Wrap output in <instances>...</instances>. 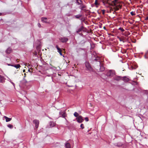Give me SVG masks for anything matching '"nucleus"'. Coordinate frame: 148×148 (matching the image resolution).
Segmentation results:
<instances>
[{
    "instance_id": "nucleus-42",
    "label": "nucleus",
    "mask_w": 148,
    "mask_h": 148,
    "mask_svg": "<svg viewBox=\"0 0 148 148\" xmlns=\"http://www.w3.org/2000/svg\"><path fill=\"white\" fill-rule=\"evenodd\" d=\"M148 19V17H147L145 19V20H147Z\"/></svg>"
},
{
    "instance_id": "nucleus-47",
    "label": "nucleus",
    "mask_w": 148,
    "mask_h": 148,
    "mask_svg": "<svg viewBox=\"0 0 148 148\" xmlns=\"http://www.w3.org/2000/svg\"><path fill=\"white\" fill-rule=\"evenodd\" d=\"M105 28H105V27H104V29H105Z\"/></svg>"
},
{
    "instance_id": "nucleus-36",
    "label": "nucleus",
    "mask_w": 148,
    "mask_h": 148,
    "mask_svg": "<svg viewBox=\"0 0 148 148\" xmlns=\"http://www.w3.org/2000/svg\"><path fill=\"white\" fill-rule=\"evenodd\" d=\"M38 26L39 27H41V25L39 23H38Z\"/></svg>"
},
{
    "instance_id": "nucleus-24",
    "label": "nucleus",
    "mask_w": 148,
    "mask_h": 148,
    "mask_svg": "<svg viewBox=\"0 0 148 148\" xmlns=\"http://www.w3.org/2000/svg\"><path fill=\"white\" fill-rule=\"evenodd\" d=\"M118 1V0H114L112 1V2L114 4V6H116V3Z\"/></svg>"
},
{
    "instance_id": "nucleus-5",
    "label": "nucleus",
    "mask_w": 148,
    "mask_h": 148,
    "mask_svg": "<svg viewBox=\"0 0 148 148\" xmlns=\"http://www.w3.org/2000/svg\"><path fill=\"white\" fill-rule=\"evenodd\" d=\"M33 123L35 124V127L36 129H37L38 127L39 124V120L36 119L34 120L33 121Z\"/></svg>"
},
{
    "instance_id": "nucleus-10",
    "label": "nucleus",
    "mask_w": 148,
    "mask_h": 148,
    "mask_svg": "<svg viewBox=\"0 0 148 148\" xmlns=\"http://www.w3.org/2000/svg\"><path fill=\"white\" fill-rule=\"evenodd\" d=\"M49 124L50 127H53L55 126L56 125V123L53 121H50Z\"/></svg>"
},
{
    "instance_id": "nucleus-1",
    "label": "nucleus",
    "mask_w": 148,
    "mask_h": 148,
    "mask_svg": "<svg viewBox=\"0 0 148 148\" xmlns=\"http://www.w3.org/2000/svg\"><path fill=\"white\" fill-rule=\"evenodd\" d=\"M96 61L95 63V68L98 71H104L105 68L103 65L101 63L99 58L97 57L94 59Z\"/></svg>"
},
{
    "instance_id": "nucleus-28",
    "label": "nucleus",
    "mask_w": 148,
    "mask_h": 148,
    "mask_svg": "<svg viewBox=\"0 0 148 148\" xmlns=\"http://www.w3.org/2000/svg\"><path fill=\"white\" fill-rule=\"evenodd\" d=\"M80 127L82 129H83L84 128V125L83 124H81L80 125Z\"/></svg>"
},
{
    "instance_id": "nucleus-22",
    "label": "nucleus",
    "mask_w": 148,
    "mask_h": 148,
    "mask_svg": "<svg viewBox=\"0 0 148 148\" xmlns=\"http://www.w3.org/2000/svg\"><path fill=\"white\" fill-rule=\"evenodd\" d=\"M22 82L23 84H26L28 83V82H27V80L24 78L22 81Z\"/></svg>"
},
{
    "instance_id": "nucleus-27",
    "label": "nucleus",
    "mask_w": 148,
    "mask_h": 148,
    "mask_svg": "<svg viewBox=\"0 0 148 148\" xmlns=\"http://www.w3.org/2000/svg\"><path fill=\"white\" fill-rule=\"evenodd\" d=\"M118 29L121 30L122 32H124L125 31L124 29L122 27H120Z\"/></svg>"
},
{
    "instance_id": "nucleus-46",
    "label": "nucleus",
    "mask_w": 148,
    "mask_h": 148,
    "mask_svg": "<svg viewBox=\"0 0 148 148\" xmlns=\"http://www.w3.org/2000/svg\"><path fill=\"white\" fill-rule=\"evenodd\" d=\"M147 98H148V93H147Z\"/></svg>"
},
{
    "instance_id": "nucleus-19",
    "label": "nucleus",
    "mask_w": 148,
    "mask_h": 148,
    "mask_svg": "<svg viewBox=\"0 0 148 148\" xmlns=\"http://www.w3.org/2000/svg\"><path fill=\"white\" fill-rule=\"evenodd\" d=\"M86 8V6L82 4H81V5L79 7V8L81 9V10H84V9Z\"/></svg>"
},
{
    "instance_id": "nucleus-38",
    "label": "nucleus",
    "mask_w": 148,
    "mask_h": 148,
    "mask_svg": "<svg viewBox=\"0 0 148 148\" xmlns=\"http://www.w3.org/2000/svg\"><path fill=\"white\" fill-rule=\"evenodd\" d=\"M3 14V13H0V16H2Z\"/></svg>"
},
{
    "instance_id": "nucleus-40",
    "label": "nucleus",
    "mask_w": 148,
    "mask_h": 148,
    "mask_svg": "<svg viewBox=\"0 0 148 148\" xmlns=\"http://www.w3.org/2000/svg\"><path fill=\"white\" fill-rule=\"evenodd\" d=\"M8 66H12V65H13L11 64H8Z\"/></svg>"
},
{
    "instance_id": "nucleus-26",
    "label": "nucleus",
    "mask_w": 148,
    "mask_h": 148,
    "mask_svg": "<svg viewBox=\"0 0 148 148\" xmlns=\"http://www.w3.org/2000/svg\"><path fill=\"white\" fill-rule=\"evenodd\" d=\"M7 126L9 128H11V129L13 127V126L12 125L10 124L8 125H7Z\"/></svg>"
},
{
    "instance_id": "nucleus-18",
    "label": "nucleus",
    "mask_w": 148,
    "mask_h": 148,
    "mask_svg": "<svg viewBox=\"0 0 148 148\" xmlns=\"http://www.w3.org/2000/svg\"><path fill=\"white\" fill-rule=\"evenodd\" d=\"M11 51V49L10 48H8L6 51V52L8 54H10Z\"/></svg>"
},
{
    "instance_id": "nucleus-41",
    "label": "nucleus",
    "mask_w": 148,
    "mask_h": 148,
    "mask_svg": "<svg viewBox=\"0 0 148 148\" xmlns=\"http://www.w3.org/2000/svg\"><path fill=\"white\" fill-rule=\"evenodd\" d=\"M24 77H26V74H25V73H24Z\"/></svg>"
},
{
    "instance_id": "nucleus-16",
    "label": "nucleus",
    "mask_w": 148,
    "mask_h": 148,
    "mask_svg": "<svg viewBox=\"0 0 148 148\" xmlns=\"http://www.w3.org/2000/svg\"><path fill=\"white\" fill-rule=\"evenodd\" d=\"M3 118L5 119L6 122L10 121L12 120V118H9L5 116H4Z\"/></svg>"
},
{
    "instance_id": "nucleus-3",
    "label": "nucleus",
    "mask_w": 148,
    "mask_h": 148,
    "mask_svg": "<svg viewBox=\"0 0 148 148\" xmlns=\"http://www.w3.org/2000/svg\"><path fill=\"white\" fill-rule=\"evenodd\" d=\"M77 121L79 123H81L84 121L83 117L81 115L79 116L76 118Z\"/></svg>"
},
{
    "instance_id": "nucleus-30",
    "label": "nucleus",
    "mask_w": 148,
    "mask_h": 148,
    "mask_svg": "<svg viewBox=\"0 0 148 148\" xmlns=\"http://www.w3.org/2000/svg\"><path fill=\"white\" fill-rule=\"evenodd\" d=\"M131 14L132 16H134L135 15V13L134 12H132L130 13Z\"/></svg>"
},
{
    "instance_id": "nucleus-4",
    "label": "nucleus",
    "mask_w": 148,
    "mask_h": 148,
    "mask_svg": "<svg viewBox=\"0 0 148 148\" xmlns=\"http://www.w3.org/2000/svg\"><path fill=\"white\" fill-rule=\"evenodd\" d=\"M85 66L88 70L90 71L91 70V67L88 62H85Z\"/></svg>"
},
{
    "instance_id": "nucleus-44",
    "label": "nucleus",
    "mask_w": 148,
    "mask_h": 148,
    "mask_svg": "<svg viewBox=\"0 0 148 148\" xmlns=\"http://www.w3.org/2000/svg\"><path fill=\"white\" fill-rule=\"evenodd\" d=\"M49 118L50 119H52V118H51V117H49Z\"/></svg>"
},
{
    "instance_id": "nucleus-11",
    "label": "nucleus",
    "mask_w": 148,
    "mask_h": 148,
    "mask_svg": "<svg viewBox=\"0 0 148 148\" xmlns=\"http://www.w3.org/2000/svg\"><path fill=\"white\" fill-rule=\"evenodd\" d=\"M41 20L42 22L49 23V22H47V18L46 17H42L41 18Z\"/></svg>"
},
{
    "instance_id": "nucleus-29",
    "label": "nucleus",
    "mask_w": 148,
    "mask_h": 148,
    "mask_svg": "<svg viewBox=\"0 0 148 148\" xmlns=\"http://www.w3.org/2000/svg\"><path fill=\"white\" fill-rule=\"evenodd\" d=\"M9 81L10 82V83L13 85V86L15 87V84L14 83H13V82L11 80V79H10L9 80Z\"/></svg>"
},
{
    "instance_id": "nucleus-12",
    "label": "nucleus",
    "mask_w": 148,
    "mask_h": 148,
    "mask_svg": "<svg viewBox=\"0 0 148 148\" xmlns=\"http://www.w3.org/2000/svg\"><path fill=\"white\" fill-rule=\"evenodd\" d=\"M121 80L125 82H128L129 80V79L127 78L126 76H124L123 77H122Z\"/></svg>"
},
{
    "instance_id": "nucleus-2",
    "label": "nucleus",
    "mask_w": 148,
    "mask_h": 148,
    "mask_svg": "<svg viewBox=\"0 0 148 148\" xmlns=\"http://www.w3.org/2000/svg\"><path fill=\"white\" fill-rule=\"evenodd\" d=\"M115 72L114 70H108L107 73V75L108 77H112L115 75Z\"/></svg>"
},
{
    "instance_id": "nucleus-34",
    "label": "nucleus",
    "mask_w": 148,
    "mask_h": 148,
    "mask_svg": "<svg viewBox=\"0 0 148 148\" xmlns=\"http://www.w3.org/2000/svg\"><path fill=\"white\" fill-rule=\"evenodd\" d=\"M95 4L96 5H97L98 4V3L97 2V0H95Z\"/></svg>"
},
{
    "instance_id": "nucleus-23",
    "label": "nucleus",
    "mask_w": 148,
    "mask_h": 148,
    "mask_svg": "<svg viewBox=\"0 0 148 148\" xmlns=\"http://www.w3.org/2000/svg\"><path fill=\"white\" fill-rule=\"evenodd\" d=\"M82 15L81 14H78L75 16V17L77 18H79L81 17Z\"/></svg>"
},
{
    "instance_id": "nucleus-33",
    "label": "nucleus",
    "mask_w": 148,
    "mask_h": 148,
    "mask_svg": "<svg viewBox=\"0 0 148 148\" xmlns=\"http://www.w3.org/2000/svg\"><path fill=\"white\" fill-rule=\"evenodd\" d=\"M85 120L86 121H88V117H86L85 118Z\"/></svg>"
},
{
    "instance_id": "nucleus-21",
    "label": "nucleus",
    "mask_w": 148,
    "mask_h": 148,
    "mask_svg": "<svg viewBox=\"0 0 148 148\" xmlns=\"http://www.w3.org/2000/svg\"><path fill=\"white\" fill-rule=\"evenodd\" d=\"M12 66H14V67L16 68V69L19 68L21 67V66L19 64L13 65H12Z\"/></svg>"
},
{
    "instance_id": "nucleus-14",
    "label": "nucleus",
    "mask_w": 148,
    "mask_h": 148,
    "mask_svg": "<svg viewBox=\"0 0 148 148\" xmlns=\"http://www.w3.org/2000/svg\"><path fill=\"white\" fill-rule=\"evenodd\" d=\"M123 144L121 142H119L117 143H115L114 145L115 146L120 147L121 146L123 145Z\"/></svg>"
},
{
    "instance_id": "nucleus-45",
    "label": "nucleus",
    "mask_w": 148,
    "mask_h": 148,
    "mask_svg": "<svg viewBox=\"0 0 148 148\" xmlns=\"http://www.w3.org/2000/svg\"><path fill=\"white\" fill-rule=\"evenodd\" d=\"M25 70H23V72H25Z\"/></svg>"
},
{
    "instance_id": "nucleus-39",
    "label": "nucleus",
    "mask_w": 148,
    "mask_h": 148,
    "mask_svg": "<svg viewBox=\"0 0 148 148\" xmlns=\"http://www.w3.org/2000/svg\"><path fill=\"white\" fill-rule=\"evenodd\" d=\"M137 67V66H136V67L135 68H133V69H136Z\"/></svg>"
},
{
    "instance_id": "nucleus-43",
    "label": "nucleus",
    "mask_w": 148,
    "mask_h": 148,
    "mask_svg": "<svg viewBox=\"0 0 148 148\" xmlns=\"http://www.w3.org/2000/svg\"><path fill=\"white\" fill-rule=\"evenodd\" d=\"M28 71L29 72H31V71H30V70L29 69L28 70Z\"/></svg>"
},
{
    "instance_id": "nucleus-31",
    "label": "nucleus",
    "mask_w": 148,
    "mask_h": 148,
    "mask_svg": "<svg viewBox=\"0 0 148 148\" xmlns=\"http://www.w3.org/2000/svg\"><path fill=\"white\" fill-rule=\"evenodd\" d=\"M79 0H76L77 3L78 5H81L82 3H80L79 2H78Z\"/></svg>"
},
{
    "instance_id": "nucleus-8",
    "label": "nucleus",
    "mask_w": 148,
    "mask_h": 148,
    "mask_svg": "<svg viewBox=\"0 0 148 148\" xmlns=\"http://www.w3.org/2000/svg\"><path fill=\"white\" fill-rule=\"evenodd\" d=\"M113 78L114 80L119 81L122 79V77L121 76H116L114 77Z\"/></svg>"
},
{
    "instance_id": "nucleus-9",
    "label": "nucleus",
    "mask_w": 148,
    "mask_h": 148,
    "mask_svg": "<svg viewBox=\"0 0 148 148\" xmlns=\"http://www.w3.org/2000/svg\"><path fill=\"white\" fill-rule=\"evenodd\" d=\"M5 79L3 76L0 75V83H3L5 82Z\"/></svg>"
},
{
    "instance_id": "nucleus-6",
    "label": "nucleus",
    "mask_w": 148,
    "mask_h": 148,
    "mask_svg": "<svg viewBox=\"0 0 148 148\" xmlns=\"http://www.w3.org/2000/svg\"><path fill=\"white\" fill-rule=\"evenodd\" d=\"M59 114L60 117L65 118V119L66 120V119L65 118L66 116V113L65 112L61 111L60 112Z\"/></svg>"
},
{
    "instance_id": "nucleus-25",
    "label": "nucleus",
    "mask_w": 148,
    "mask_h": 148,
    "mask_svg": "<svg viewBox=\"0 0 148 148\" xmlns=\"http://www.w3.org/2000/svg\"><path fill=\"white\" fill-rule=\"evenodd\" d=\"M74 115L76 117H78L79 116V114L76 112H75L74 114Z\"/></svg>"
},
{
    "instance_id": "nucleus-17",
    "label": "nucleus",
    "mask_w": 148,
    "mask_h": 148,
    "mask_svg": "<svg viewBox=\"0 0 148 148\" xmlns=\"http://www.w3.org/2000/svg\"><path fill=\"white\" fill-rule=\"evenodd\" d=\"M144 58L146 59H148V50H147L145 53L144 56Z\"/></svg>"
},
{
    "instance_id": "nucleus-32",
    "label": "nucleus",
    "mask_w": 148,
    "mask_h": 148,
    "mask_svg": "<svg viewBox=\"0 0 148 148\" xmlns=\"http://www.w3.org/2000/svg\"><path fill=\"white\" fill-rule=\"evenodd\" d=\"M119 39L120 41H122L123 42H124V41L123 40V39H122L121 38H119Z\"/></svg>"
},
{
    "instance_id": "nucleus-13",
    "label": "nucleus",
    "mask_w": 148,
    "mask_h": 148,
    "mask_svg": "<svg viewBox=\"0 0 148 148\" xmlns=\"http://www.w3.org/2000/svg\"><path fill=\"white\" fill-rule=\"evenodd\" d=\"M56 47L58 50V52L60 54L61 56H62V50L60 48H59L57 45H56Z\"/></svg>"
},
{
    "instance_id": "nucleus-35",
    "label": "nucleus",
    "mask_w": 148,
    "mask_h": 148,
    "mask_svg": "<svg viewBox=\"0 0 148 148\" xmlns=\"http://www.w3.org/2000/svg\"><path fill=\"white\" fill-rule=\"evenodd\" d=\"M115 9L116 11H117L119 10V9L117 7H116L115 8Z\"/></svg>"
},
{
    "instance_id": "nucleus-7",
    "label": "nucleus",
    "mask_w": 148,
    "mask_h": 148,
    "mask_svg": "<svg viewBox=\"0 0 148 148\" xmlns=\"http://www.w3.org/2000/svg\"><path fill=\"white\" fill-rule=\"evenodd\" d=\"M59 39L60 41L63 43L66 42L68 40V38L65 37L62 38H60Z\"/></svg>"
},
{
    "instance_id": "nucleus-37",
    "label": "nucleus",
    "mask_w": 148,
    "mask_h": 148,
    "mask_svg": "<svg viewBox=\"0 0 148 148\" xmlns=\"http://www.w3.org/2000/svg\"><path fill=\"white\" fill-rule=\"evenodd\" d=\"M105 11L104 10H102V12H103L102 13H103V14H104Z\"/></svg>"
},
{
    "instance_id": "nucleus-20",
    "label": "nucleus",
    "mask_w": 148,
    "mask_h": 148,
    "mask_svg": "<svg viewBox=\"0 0 148 148\" xmlns=\"http://www.w3.org/2000/svg\"><path fill=\"white\" fill-rule=\"evenodd\" d=\"M83 27L82 26L80 28L77 29V32L78 33L81 32L83 29Z\"/></svg>"
},
{
    "instance_id": "nucleus-15",
    "label": "nucleus",
    "mask_w": 148,
    "mask_h": 148,
    "mask_svg": "<svg viewBox=\"0 0 148 148\" xmlns=\"http://www.w3.org/2000/svg\"><path fill=\"white\" fill-rule=\"evenodd\" d=\"M66 148H71V144L67 141L65 144Z\"/></svg>"
}]
</instances>
